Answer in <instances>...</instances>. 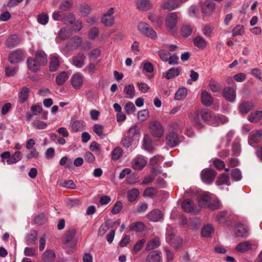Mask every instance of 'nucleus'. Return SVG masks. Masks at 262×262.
Wrapping results in <instances>:
<instances>
[{
	"label": "nucleus",
	"mask_w": 262,
	"mask_h": 262,
	"mask_svg": "<svg viewBox=\"0 0 262 262\" xmlns=\"http://www.w3.org/2000/svg\"><path fill=\"white\" fill-rule=\"evenodd\" d=\"M34 59L41 66H45L48 62L47 55L42 50H38L36 52Z\"/></svg>",
	"instance_id": "nucleus-19"
},
{
	"label": "nucleus",
	"mask_w": 262,
	"mask_h": 262,
	"mask_svg": "<svg viewBox=\"0 0 262 262\" xmlns=\"http://www.w3.org/2000/svg\"><path fill=\"white\" fill-rule=\"evenodd\" d=\"M37 232L31 230L27 236V242L28 245L33 244L37 240Z\"/></svg>",
	"instance_id": "nucleus-42"
},
{
	"label": "nucleus",
	"mask_w": 262,
	"mask_h": 262,
	"mask_svg": "<svg viewBox=\"0 0 262 262\" xmlns=\"http://www.w3.org/2000/svg\"><path fill=\"white\" fill-rule=\"evenodd\" d=\"M213 231V226L211 224H207L202 228V234L204 237H209Z\"/></svg>",
	"instance_id": "nucleus-45"
},
{
	"label": "nucleus",
	"mask_w": 262,
	"mask_h": 262,
	"mask_svg": "<svg viewBox=\"0 0 262 262\" xmlns=\"http://www.w3.org/2000/svg\"><path fill=\"white\" fill-rule=\"evenodd\" d=\"M24 58L23 52L20 49H16L11 52L9 56V61L11 63H17L22 61Z\"/></svg>",
	"instance_id": "nucleus-7"
},
{
	"label": "nucleus",
	"mask_w": 262,
	"mask_h": 262,
	"mask_svg": "<svg viewBox=\"0 0 262 262\" xmlns=\"http://www.w3.org/2000/svg\"><path fill=\"white\" fill-rule=\"evenodd\" d=\"M86 57L83 54L79 53L77 56L72 57L73 64L78 68H81L84 65Z\"/></svg>",
	"instance_id": "nucleus-26"
},
{
	"label": "nucleus",
	"mask_w": 262,
	"mask_h": 262,
	"mask_svg": "<svg viewBox=\"0 0 262 262\" xmlns=\"http://www.w3.org/2000/svg\"><path fill=\"white\" fill-rule=\"evenodd\" d=\"M148 219L152 222H158L162 217L161 211L159 209H155L147 214Z\"/></svg>",
	"instance_id": "nucleus-28"
},
{
	"label": "nucleus",
	"mask_w": 262,
	"mask_h": 262,
	"mask_svg": "<svg viewBox=\"0 0 262 262\" xmlns=\"http://www.w3.org/2000/svg\"><path fill=\"white\" fill-rule=\"evenodd\" d=\"M37 21L41 25H46L49 21L48 15L45 12L38 14L37 15Z\"/></svg>",
	"instance_id": "nucleus-54"
},
{
	"label": "nucleus",
	"mask_w": 262,
	"mask_h": 262,
	"mask_svg": "<svg viewBox=\"0 0 262 262\" xmlns=\"http://www.w3.org/2000/svg\"><path fill=\"white\" fill-rule=\"evenodd\" d=\"M201 102L205 106H210L213 102V98L210 94L206 91H203L201 96Z\"/></svg>",
	"instance_id": "nucleus-18"
},
{
	"label": "nucleus",
	"mask_w": 262,
	"mask_h": 262,
	"mask_svg": "<svg viewBox=\"0 0 262 262\" xmlns=\"http://www.w3.org/2000/svg\"><path fill=\"white\" fill-rule=\"evenodd\" d=\"M262 119V111L251 112L248 117V120L252 123H257Z\"/></svg>",
	"instance_id": "nucleus-30"
},
{
	"label": "nucleus",
	"mask_w": 262,
	"mask_h": 262,
	"mask_svg": "<svg viewBox=\"0 0 262 262\" xmlns=\"http://www.w3.org/2000/svg\"><path fill=\"white\" fill-rule=\"evenodd\" d=\"M146 160L142 156H138L133 161V167L136 170L142 169L146 164Z\"/></svg>",
	"instance_id": "nucleus-15"
},
{
	"label": "nucleus",
	"mask_w": 262,
	"mask_h": 262,
	"mask_svg": "<svg viewBox=\"0 0 262 262\" xmlns=\"http://www.w3.org/2000/svg\"><path fill=\"white\" fill-rule=\"evenodd\" d=\"M187 90L185 88L179 89L175 94L174 99L177 100L184 99L187 96Z\"/></svg>",
	"instance_id": "nucleus-40"
},
{
	"label": "nucleus",
	"mask_w": 262,
	"mask_h": 262,
	"mask_svg": "<svg viewBox=\"0 0 262 262\" xmlns=\"http://www.w3.org/2000/svg\"><path fill=\"white\" fill-rule=\"evenodd\" d=\"M24 253L27 256H35L37 254V249L33 247H26Z\"/></svg>",
	"instance_id": "nucleus-53"
},
{
	"label": "nucleus",
	"mask_w": 262,
	"mask_h": 262,
	"mask_svg": "<svg viewBox=\"0 0 262 262\" xmlns=\"http://www.w3.org/2000/svg\"><path fill=\"white\" fill-rule=\"evenodd\" d=\"M162 253L159 251H152L146 257V262H160Z\"/></svg>",
	"instance_id": "nucleus-16"
},
{
	"label": "nucleus",
	"mask_w": 262,
	"mask_h": 262,
	"mask_svg": "<svg viewBox=\"0 0 262 262\" xmlns=\"http://www.w3.org/2000/svg\"><path fill=\"white\" fill-rule=\"evenodd\" d=\"M114 18L113 16H102L101 22L104 26L111 27L114 24Z\"/></svg>",
	"instance_id": "nucleus-50"
},
{
	"label": "nucleus",
	"mask_w": 262,
	"mask_h": 262,
	"mask_svg": "<svg viewBox=\"0 0 262 262\" xmlns=\"http://www.w3.org/2000/svg\"><path fill=\"white\" fill-rule=\"evenodd\" d=\"M198 203L201 207H208L212 210L217 209L219 206L217 202L211 203L210 197L207 193H204L201 195Z\"/></svg>",
	"instance_id": "nucleus-4"
},
{
	"label": "nucleus",
	"mask_w": 262,
	"mask_h": 262,
	"mask_svg": "<svg viewBox=\"0 0 262 262\" xmlns=\"http://www.w3.org/2000/svg\"><path fill=\"white\" fill-rule=\"evenodd\" d=\"M122 155V150L120 147H116L112 152V158L114 160H118Z\"/></svg>",
	"instance_id": "nucleus-58"
},
{
	"label": "nucleus",
	"mask_w": 262,
	"mask_h": 262,
	"mask_svg": "<svg viewBox=\"0 0 262 262\" xmlns=\"http://www.w3.org/2000/svg\"><path fill=\"white\" fill-rule=\"evenodd\" d=\"M137 8L142 11L149 10L152 8V4L149 0H136Z\"/></svg>",
	"instance_id": "nucleus-14"
},
{
	"label": "nucleus",
	"mask_w": 262,
	"mask_h": 262,
	"mask_svg": "<svg viewBox=\"0 0 262 262\" xmlns=\"http://www.w3.org/2000/svg\"><path fill=\"white\" fill-rule=\"evenodd\" d=\"M143 146L145 150L148 151H152L154 149L152 139L149 135L144 136L143 140Z\"/></svg>",
	"instance_id": "nucleus-29"
},
{
	"label": "nucleus",
	"mask_w": 262,
	"mask_h": 262,
	"mask_svg": "<svg viewBox=\"0 0 262 262\" xmlns=\"http://www.w3.org/2000/svg\"><path fill=\"white\" fill-rule=\"evenodd\" d=\"M200 114L203 121L213 126H217L220 123H223L222 117L217 116L207 109L202 110Z\"/></svg>",
	"instance_id": "nucleus-1"
},
{
	"label": "nucleus",
	"mask_w": 262,
	"mask_h": 262,
	"mask_svg": "<svg viewBox=\"0 0 262 262\" xmlns=\"http://www.w3.org/2000/svg\"><path fill=\"white\" fill-rule=\"evenodd\" d=\"M181 32L184 37H188L191 34V27L189 25H183L181 28Z\"/></svg>",
	"instance_id": "nucleus-61"
},
{
	"label": "nucleus",
	"mask_w": 262,
	"mask_h": 262,
	"mask_svg": "<svg viewBox=\"0 0 262 262\" xmlns=\"http://www.w3.org/2000/svg\"><path fill=\"white\" fill-rule=\"evenodd\" d=\"M109 229V223L107 222H104L99 227L98 234L100 236L103 235Z\"/></svg>",
	"instance_id": "nucleus-64"
},
{
	"label": "nucleus",
	"mask_w": 262,
	"mask_h": 262,
	"mask_svg": "<svg viewBox=\"0 0 262 262\" xmlns=\"http://www.w3.org/2000/svg\"><path fill=\"white\" fill-rule=\"evenodd\" d=\"M30 94V90L26 86L22 88L18 94V101L20 103H24L28 99Z\"/></svg>",
	"instance_id": "nucleus-27"
},
{
	"label": "nucleus",
	"mask_w": 262,
	"mask_h": 262,
	"mask_svg": "<svg viewBox=\"0 0 262 262\" xmlns=\"http://www.w3.org/2000/svg\"><path fill=\"white\" fill-rule=\"evenodd\" d=\"M217 172L213 169L206 168L203 169L201 173L202 181L208 184H211L215 179Z\"/></svg>",
	"instance_id": "nucleus-5"
},
{
	"label": "nucleus",
	"mask_w": 262,
	"mask_h": 262,
	"mask_svg": "<svg viewBox=\"0 0 262 262\" xmlns=\"http://www.w3.org/2000/svg\"><path fill=\"white\" fill-rule=\"evenodd\" d=\"M228 216V212L226 211H223L219 212L216 215V220L220 223H224Z\"/></svg>",
	"instance_id": "nucleus-51"
},
{
	"label": "nucleus",
	"mask_w": 262,
	"mask_h": 262,
	"mask_svg": "<svg viewBox=\"0 0 262 262\" xmlns=\"http://www.w3.org/2000/svg\"><path fill=\"white\" fill-rule=\"evenodd\" d=\"M262 138V130H256L250 132L248 137V143L250 145L254 146V144L259 142Z\"/></svg>",
	"instance_id": "nucleus-10"
},
{
	"label": "nucleus",
	"mask_w": 262,
	"mask_h": 262,
	"mask_svg": "<svg viewBox=\"0 0 262 262\" xmlns=\"http://www.w3.org/2000/svg\"><path fill=\"white\" fill-rule=\"evenodd\" d=\"M47 221V218L43 213H40L34 219V222L38 225L44 224Z\"/></svg>",
	"instance_id": "nucleus-59"
},
{
	"label": "nucleus",
	"mask_w": 262,
	"mask_h": 262,
	"mask_svg": "<svg viewBox=\"0 0 262 262\" xmlns=\"http://www.w3.org/2000/svg\"><path fill=\"white\" fill-rule=\"evenodd\" d=\"M145 225L141 222L133 223L129 226V230L136 232H141L144 230Z\"/></svg>",
	"instance_id": "nucleus-36"
},
{
	"label": "nucleus",
	"mask_w": 262,
	"mask_h": 262,
	"mask_svg": "<svg viewBox=\"0 0 262 262\" xmlns=\"http://www.w3.org/2000/svg\"><path fill=\"white\" fill-rule=\"evenodd\" d=\"M194 44L198 48L204 49L207 46L206 41L201 36H198L194 39Z\"/></svg>",
	"instance_id": "nucleus-39"
},
{
	"label": "nucleus",
	"mask_w": 262,
	"mask_h": 262,
	"mask_svg": "<svg viewBox=\"0 0 262 262\" xmlns=\"http://www.w3.org/2000/svg\"><path fill=\"white\" fill-rule=\"evenodd\" d=\"M149 130L151 135L157 138H161L164 133V130L162 124L158 121L151 122L149 125Z\"/></svg>",
	"instance_id": "nucleus-3"
},
{
	"label": "nucleus",
	"mask_w": 262,
	"mask_h": 262,
	"mask_svg": "<svg viewBox=\"0 0 262 262\" xmlns=\"http://www.w3.org/2000/svg\"><path fill=\"white\" fill-rule=\"evenodd\" d=\"M145 239L144 238L138 241L134 246L133 252L134 253H137L139 252L143 248V246L145 243Z\"/></svg>",
	"instance_id": "nucleus-57"
},
{
	"label": "nucleus",
	"mask_w": 262,
	"mask_h": 262,
	"mask_svg": "<svg viewBox=\"0 0 262 262\" xmlns=\"http://www.w3.org/2000/svg\"><path fill=\"white\" fill-rule=\"evenodd\" d=\"M180 4L178 0H169L164 4L163 8L164 9L172 10L178 8Z\"/></svg>",
	"instance_id": "nucleus-35"
},
{
	"label": "nucleus",
	"mask_w": 262,
	"mask_h": 262,
	"mask_svg": "<svg viewBox=\"0 0 262 262\" xmlns=\"http://www.w3.org/2000/svg\"><path fill=\"white\" fill-rule=\"evenodd\" d=\"M69 78L68 74L66 72H61L56 76L55 81L58 85H63Z\"/></svg>",
	"instance_id": "nucleus-33"
},
{
	"label": "nucleus",
	"mask_w": 262,
	"mask_h": 262,
	"mask_svg": "<svg viewBox=\"0 0 262 262\" xmlns=\"http://www.w3.org/2000/svg\"><path fill=\"white\" fill-rule=\"evenodd\" d=\"M85 123L83 121L76 120L71 123V129L73 132L81 131L85 128Z\"/></svg>",
	"instance_id": "nucleus-24"
},
{
	"label": "nucleus",
	"mask_w": 262,
	"mask_h": 262,
	"mask_svg": "<svg viewBox=\"0 0 262 262\" xmlns=\"http://www.w3.org/2000/svg\"><path fill=\"white\" fill-rule=\"evenodd\" d=\"M83 76L77 73L73 75L71 78V84L75 89H79L82 86Z\"/></svg>",
	"instance_id": "nucleus-12"
},
{
	"label": "nucleus",
	"mask_w": 262,
	"mask_h": 262,
	"mask_svg": "<svg viewBox=\"0 0 262 262\" xmlns=\"http://www.w3.org/2000/svg\"><path fill=\"white\" fill-rule=\"evenodd\" d=\"M215 184L218 186L222 185L229 186L230 185L229 176L225 173L220 174L217 178Z\"/></svg>",
	"instance_id": "nucleus-23"
},
{
	"label": "nucleus",
	"mask_w": 262,
	"mask_h": 262,
	"mask_svg": "<svg viewBox=\"0 0 262 262\" xmlns=\"http://www.w3.org/2000/svg\"><path fill=\"white\" fill-rule=\"evenodd\" d=\"M252 248L251 244L249 242L239 243L236 247V250L241 252H245Z\"/></svg>",
	"instance_id": "nucleus-38"
},
{
	"label": "nucleus",
	"mask_w": 262,
	"mask_h": 262,
	"mask_svg": "<svg viewBox=\"0 0 262 262\" xmlns=\"http://www.w3.org/2000/svg\"><path fill=\"white\" fill-rule=\"evenodd\" d=\"M59 57L56 54H51L50 56L49 70L55 72L58 70L60 66Z\"/></svg>",
	"instance_id": "nucleus-11"
},
{
	"label": "nucleus",
	"mask_w": 262,
	"mask_h": 262,
	"mask_svg": "<svg viewBox=\"0 0 262 262\" xmlns=\"http://www.w3.org/2000/svg\"><path fill=\"white\" fill-rule=\"evenodd\" d=\"M126 113L128 114H130L136 111V107L132 102H127L124 107Z\"/></svg>",
	"instance_id": "nucleus-63"
},
{
	"label": "nucleus",
	"mask_w": 262,
	"mask_h": 262,
	"mask_svg": "<svg viewBox=\"0 0 262 262\" xmlns=\"http://www.w3.org/2000/svg\"><path fill=\"white\" fill-rule=\"evenodd\" d=\"M148 116L149 111L146 109L141 110L138 113V118L141 122L145 121L148 118Z\"/></svg>",
	"instance_id": "nucleus-60"
},
{
	"label": "nucleus",
	"mask_w": 262,
	"mask_h": 262,
	"mask_svg": "<svg viewBox=\"0 0 262 262\" xmlns=\"http://www.w3.org/2000/svg\"><path fill=\"white\" fill-rule=\"evenodd\" d=\"M104 126L99 124H96L93 126V132L101 138L105 136L103 132Z\"/></svg>",
	"instance_id": "nucleus-44"
},
{
	"label": "nucleus",
	"mask_w": 262,
	"mask_h": 262,
	"mask_svg": "<svg viewBox=\"0 0 262 262\" xmlns=\"http://www.w3.org/2000/svg\"><path fill=\"white\" fill-rule=\"evenodd\" d=\"M244 27L242 25H236L232 31V34L233 36L237 35H242L244 33Z\"/></svg>",
	"instance_id": "nucleus-48"
},
{
	"label": "nucleus",
	"mask_w": 262,
	"mask_h": 262,
	"mask_svg": "<svg viewBox=\"0 0 262 262\" xmlns=\"http://www.w3.org/2000/svg\"><path fill=\"white\" fill-rule=\"evenodd\" d=\"M21 159V152L20 151H17L12 155V157H10V158L7 160V163L8 164H14L20 160Z\"/></svg>",
	"instance_id": "nucleus-43"
},
{
	"label": "nucleus",
	"mask_w": 262,
	"mask_h": 262,
	"mask_svg": "<svg viewBox=\"0 0 262 262\" xmlns=\"http://www.w3.org/2000/svg\"><path fill=\"white\" fill-rule=\"evenodd\" d=\"M62 21L65 24H72L75 21V16L72 13H69L67 15L64 13Z\"/></svg>",
	"instance_id": "nucleus-52"
},
{
	"label": "nucleus",
	"mask_w": 262,
	"mask_h": 262,
	"mask_svg": "<svg viewBox=\"0 0 262 262\" xmlns=\"http://www.w3.org/2000/svg\"><path fill=\"white\" fill-rule=\"evenodd\" d=\"M55 252L51 250H46L41 256V259L43 262H52L55 259Z\"/></svg>",
	"instance_id": "nucleus-25"
},
{
	"label": "nucleus",
	"mask_w": 262,
	"mask_h": 262,
	"mask_svg": "<svg viewBox=\"0 0 262 262\" xmlns=\"http://www.w3.org/2000/svg\"><path fill=\"white\" fill-rule=\"evenodd\" d=\"M231 178L236 181H239L242 178L241 170L238 168L233 169L231 173Z\"/></svg>",
	"instance_id": "nucleus-62"
},
{
	"label": "nucleus",
	"mask_w": 262,
	"mask_h": 262,
	"mask_svg": "<svg viewBox=\"0 0 262 262\" xmlns=\"http://www.w3.org/2000/svg\"><path fill=\"white\" fill-rule=\"evenodd\" d=\"M241 144L238 139H235L232 144V151L233 155L237 156L241 152Z\"/></svg>",
	"instance_id": "nucleus-47"
},
{
	"label": "nucleus",
	"mask_w": 262,
	"mask_h": 262,
	"mask_svg": "<svg viewBox=\"0 0 262 262\" xmlns=\"http://www.w3.org/2000/svg\"><path fill=\"white\" fill-rule=\"evenodd\" d=\"M181 142V138L173 132H169L166 136V144L170 147L177 146Z\"/></svg>",
	"instance_id": "nucleus-6"
},
{
	"label": "nucleus",
	"mask_w": 262,
	"mask_h": 262,
	"mask_svg": "<svg viewBox=\"0 0 262 262\" xmlns=\"http://www.w3.org/2000/svg\"><path fill=\"white\" fill-rule=\"evenodd\" d=\"M27 63L28 69L33 72H37L41 66L34 58L32 57L28 58Z\"/></svg>",
	"instance_id": "nucleus-20"
},
{
	"label": "nucleus",
	"mask_w": 262,
	"mask_h": 262,
	"mask_svg": "<svg viewBox=\"0 0 262 262\" xmlns=\"http://www.w3.org/2000/svg\"><path fill=\"white\" fill-rule=\"evenodd\" d=\"M140 128L137 125L130 127L128 131V136L131 138L140 134Z\"/></svg>",
	"instance_id": "nucleus-49"
},
{
	"label": "nucleus",
	"mask_w": 262,
	"mask_h": 262,
	"mask_svg": "<svg viewBox=\"0 0 262 262\" xmlns=\"http://www.w3.org/2000/svg\"><path fill=\"white\" fill-rule=\"evenodd\" d=\"M139 31L144 36L150 38L152 39L157 38V34L156 32L150 28L149 25L144 22L140 23L138 25Z\"/></svg>",
	"instance_id": "nucleus-2"
},
{
	"label": "nucleus",
	"mask_w": 262,
	"mask_h": 262,
	"mask_svg": "<svg viewBox=\"0 0 262 262\" xmlns=\"http://www.w3.org/2000/svg\"><path fill=\"white\" fill-rule=\"evenodd\" d=\"M209 86L210 90L213 93L219 92L222 89V86L220 83L213 79L210 80Z\"/></svg>",
	"instance_id": "nucleus-41"
},
{
	"label": "nucleus",
	"mask_w": 262,
	"mask_h": 262,
	"mask_svg": "<svg viewBox=\"0 0 262 262\" xmlns=\"http://www.w3.org/2000/svg\"><path fill=\"white\" fill-rule=\"evenodd\" d=\"M248 232V227L242 224H236L234 227V233L237 236L243 237Z\"/></svg>",
	"instance_id": "nucleus-17"
},
{
	"label": "nucleus",
	"mask_w": 262,
	"mask_h": 262,
	"mask_svg": "<svg viewBox=\"0 0 262 262\" xmlns=\"http://www.w3.org/2000/svg\"><path fill=\"white\" fill-rule=\"evenodd\" d=\"M73 3L71 0H65L59 5V9L62 11H67L72 6Z\"/></svg>",
	"instance_id": "nucleus-56"
},
{
	"label": "nucleus",
	"mask_w": 262,
	"mask_h": 262,
	"mask_svg": "<svg viewBox=\"0 0 262 262\" xmlns=\"http://www.w3.org/2000/svg\"><path fill=\"white\" fill-rule=\"evenodd\" d=\"M254 107L252 101L243 100L238 104V110L242 115L247 114Z\"/></svg>",
	"instance_id": "nucleus-9"
},
{
	"label": "nucleus",
	"mask_w": 262,
	"mask_h": 262,
	"mask_svg": "<svg viewBox=\"0 0 262 262\" xmlns=\"http://www.w3.org/2000/svg\"><path fill=\"white\" fill-rule=\"evenodd\" d=\"M223 96L226 100L233 102L236 97V90L231 86L225 87L223 90Z\"/></svg>",
	"instance_id": "nucleus-8"
},
{
	"label": "nucleus",
	"mask_w": 262,
	"mask_h": 262,
	"mask_svg": "<svg viewBox=\"0 0 262 262\" xmlns=\"http://www.w3.org/2000/svg\"><path fill=\"white\" fill-rule=\"evenodd\" d=\"M178 15L176 12L169 13L166 18L165 22L167 27L169 29H172L177 23Z\"/></svg>",
	"instance_id": "nucleus-13"
},
{
	"label": "nucleus",
	"mask_w": 262,
	"mask_h": 262,
	"mask_svg": "<svg viewBox=\"0 0 262 262\" xmlns=\"http://www.w3.org/2000/svg\"><path fill=\"white\" fill-rule=\"evenodd\" d=\"M215 4L210 1H206L202 6V12L204 14L209 15L214 10Z\"/></svg>",
	"instance_id": "nucleus-21"
},
{
	"label": "nucleus",
	"mask_w": 262,
	"mask_h": 262,
	"mask_svg": "<svg viewBox=\"0 0 262 262\" xmlns=\"http://www.w3.org/2000/svg\"><path fill=\"white\" fill-rule=\"evenodd\" d=\"M193 121L194 123V125L196 128L200 129L203 127V123L200 119L199 113L198 112H195L194 113Z\"/></svg>",
	"instance_id": "nucleus-55"
},
{
	"label": "nucleus",
	"mask_w": 262,
	"mask_h": 262,
	"mask_svg": "<svg viewBox=\"0 0 262 262\" xmlns=\"http://www.w3.org/2000/svg\"><path fill=\"white\" fill-rule=\"evenodd\" d=\"M182 208L185 212L190 213L193 211L194 204L190 200H185L182 204Z\"/></svg>",
	"instance_id": "nucleus-34"
},
{
	"label": "nucleus",
	"mask_w": 262,
	"mask_h": 262,
	"mask_svg": "<svg viewBox=\"0 0 262 262\" xmlns=\"http://www.w3.org/2000/svg\"><path fill=\"white\" fill-rule=\"evenodd\" d=\"M139 195V191L137 188H133L127 192V197L130 202H134Z\"/></svg>",
	"instance_id": "nucleus-37"
},
{
	"label": "nucleus",
	"mask_w": 262,
	"mask_h": 262,
	"mask_svg": "<svg viewBox=\"0 0 262 262\" xmlns=\"http://www.w3.org/2000/svg\"><path fill=\"white\" fill-rule=\"evenodd\" d=\"M123 92L125 94V97L128 99H133L135 95V89L133 84L126 85L124 86Z\"/></svg>",
	"instance_id": "nucleus-32"
},
{
	"label": "nucleus",
	"mask_w": 262,
	"mask_h": 262,
	"mask_svg": "<svg viewBox=\"0 0 262 262\" xmlns=\"http://www.w3.org/2000/svg\"><path fill=\"white\" fill-rule=\"evenodd\" d=\"M160 245V238L158 237H155L150 240L146 245L145 250L149 251L158 248Z\"/></svg>",
	"instance_id": "nucleus-31"
},
{
	"label": "nucleus",
	"mask_w": 262,
	"mask_h": 262,
	"mask_svg": "<svg viewBox=\"0 0 262 262\" xmlns=\"http://www.w3.org/2000/svg\"><path fill=\"white\" fill-rule=\"evenodd\" d=\"M180 71L178 68H172L170 69L166 73L165 77L167 79H172L180 74Z\"/></svg>",
	"instance_id": "nucleus-46"
},
{
	"label": "nucleus",
	"mask_w": 262,
	"mask_h": 262,
	"mask_svg": "<svg viewBox=\"0 0 262 262\" xmlns=\"http://www.w3.org/2000/svg\"><path fill=\"white\" fill-rule=\"evenodd\" d=\"M20 42V39L18 36L16 35H13L9 36L6 41V45L9 48H13L18 45Z\"/></svg>",
	"instance_id": "nucleus-22"
}]
</instances>
